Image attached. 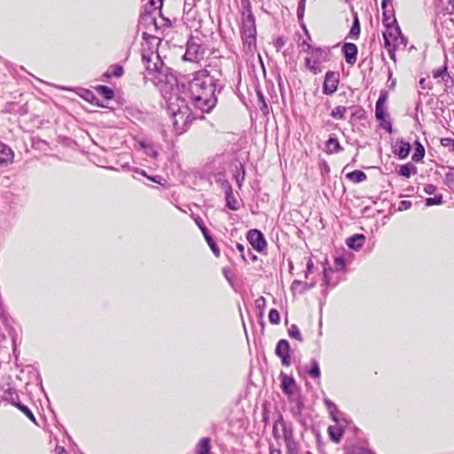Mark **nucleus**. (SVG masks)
Segmentation results:
<instances>
[{"instance_id":"60","label":"nucleus","mask_w":454,"mask_h":454,"mask_svg":"<svg viewBox=\"0 0 454 454\" xmlns=\"http://www.w3.org/2000/svg\"><path fill=\"white\" fill-rule=\"evenodd\" d=\"M270 454H282L280 449H270Z\"/></svg>"},{"instance_id":"14","label":"nucleus","mask_w":454,"mask_h":454,"mask_svg":"<svg viewBox=\"0 0 454 454\" xmlns=\"http://www.w3.org/2000/svg\"><path fill=\"white\" fill-rule=\"evenodd\" d=\"M14 153L12 148L0 141V167H7L12 163Z\"/></svg>"},{"instance_id":"49","label":"nucleus","mask_w":454,"mask_h":454,"mask_svg":"<svg viewBox=\"0 0 454 454\" xmlns=\"http://www.w3.org/2000/svg\"><path fill=\"white\" fill-rule=\"evenodd\" d=\"M436 190L437 187L434 184H428L424 186V192L429 195L434 194Z\"/></svg>"},{"instance_id":"1","label":"nucleus","mask_w":454,"mask_h":454,"mask_svg":"<svg viewBox=\"0 0 454 454\" xmlns=\"http://www.w3.org/2000/svg\"><path fill=\"white\" fill-rule=\"evenodd\" d=\"M219 74L216 70L212 74L211 71L202 69L194 73L192 79L188 82L187 93L194 106L202 113L210 112L216 105L215 92L223 88L217 78Z\"/></svg>"},{"instance_id":"20","label":"nucleus","mask_w":454,"mask_h":454,"mask_svg":"<svg viewBox=\"0 0 454 454\" xmlns=\"http://www.w3.org/2000/svg\"><path fill=\"white\" fill-rule=\"evenodd\" d=\"M364 239L365 237L363 234H355L347 239L346 244L349 248L358 250L363 247Z\"/></svg>"},{"instance_id":"23","label":"nucleus","mask_w":454,"mask_h":454,"mask_svg":"<svg viewBox=\"0 0 454 454\" xmlns=\"http://www.w3.org/2000/svg\"><path fill=\"white\" fill-rule=\"evenodd\" d=\"M325 147L326 153H335L342 151V147L336 137H330L325 143Z\"/></svg>"},{"instance_id":"28","label":"nucleus","mask_w":454,"mask_h":454,"mask_svg":"<svg viewBox=\"0 0 454 454\" xmlns=\"http://www.w3.org/2000/svg\"><path fill=\"white\" fill-rule=\"evenodd\" d=\"M226 207L231 210L239 209V202L232 194L231 187H229L226 191Z\"/></svg>"},{"instance_id":"62","label":"nucleus","mask_w":454,"mask_h":454,"mask_svg":"<svg viewBox=\"0 0 454 454\" xmlns=\"http://www.w3.org/2000/svg\"><path fill=\"white\" fill-rule=\"evenodd\" d=\"M150 180H152L153 182H155V183H160L159 179H160V176H147Z\"/></svg>"},{"instance_id":"19","label":"nucleus","mask_w":454,"mask_h":454,"mask_svg":"<svg viewBox=\"0 0 454 454\" xmlns=\"http://www.w3.org/2000/svg\"><path fill=\"white\" fill-rule=\"evenodd\" d=\"M256 31L255 20L251 11H248L247 14H243L241 31Z\"/></svg>"},{"instance_id":"37","label":"nucleus","mask_w":454,"mask_h":454,"mask_svg":"<svg viewBox=\"0 0 454 454\" xmlns=\"http://www.w3.org/2000/svg\"><path fill=\"white\" fill-rule=\"evenodd\" d=\"M111 68H112V72L111 73L106 72L105 74L106 76H107V77H111V76L121 77L124 73L123 67L120 65H114L111 67Z\"/></svg>"},{"instance_id":"2","label":"nucleus","mask_w":454,"mask_h":454,"mask_svg":"<svg viewBox=\"0 0 454 454\" xmlns=\"http://www.w3.org/2000/svg\"><path fill=\"white\" fill-rule=\"evenodd\" d=\"M167 111L169 114L173 129L177 135L185 132L194 119L186 101L177 94H170L166 98Z\"/></svg>"},{"instance_id":"27","label":"nucleus","mask_w":454,"mask_h":454,"mask_svg":"<svg viewBox=\"0 0 454 454\" xmlns=\"http://www.w3.org/2000/svg\"><path fill=\"white\" fill-rule=\"evenodd\" d=\"M325 404L330 413L332 419L343 417V414L338 410L336 404L329 399L325 400Z\"/></svg>"},{"instance_id":"31","label":"nucleus","mask_w":454,"mask_h":454,"mask_svg":"<svg viewBox=\"0 0 454 454\" xmlns=\"http://www.w3.org/2000/svg\"><path fill=\"white\" fill-rule=\"evenodd\" d=\"M306 67L312 71L314 74H317L321 71L320 69V62L317 59L306 58L305 59Z\"/></svg>"},{"instance_id":"41","label":"nucleus","mask_w":454,"mask_h":454,"mask_svg":"<svg viewBox=\"0 0 454 454\" xmlns=\"http://www.w3.org/2000/svg\"><path fill=\"white\" fill-rule=\"evenodd\" d=\"M269 321L273 325H278L280 322L279 312L276 309H271L269 312Z\"/></svg>"},{"instance_id":"11","label":"nucleus","mask_w":454,"mask_h":454,"mask_svg":"<svg viewBox=\"0 0 454 454\" xmlns=\"http://www.w3.org/2000/svg\"><path fill=\"white\" fill-rule=\"evenodd\" d=\"M275 353L281 358L283 365L289 366L291 364L290 345L286 340L282 339L277 343Z\"/></svg>"},{"instance_id":"50","label":"nucleus","mask_w":454,"mask_h":454,"mask_svg":"<svg viewBox=\"0 0 454 454\" xmlns=\"http://www.w3.org/2000/svg\"><path fill=\"white\" fill-rule=\"evenodd\" d=\"M411 207V202L409 200H401L398 206L400 211L407 210Z\"/></svg>"},{"instance_id":"4","label":"nucleus","mask_w":454,"mask_h":454,"mask_svg":"<svg viewBox=\"0 0 454 454\" xmlns=\"http://www.w3.org/2000/svg\"><path fill=\"white\" fill-rule=\"evenodd\" d=\"M383 23L386 27V31L383 33L384 46L388 51L390 59L395 61V51L396 50V41H398L401 29L396 24V20L387 17L386 12L383 13Z\"/></svg>"},{"instance_id":"15","label":"nucleus","mask_w":454,"mask_h":454,"mask_svg":"<svg viewBox=\"0 0 454 454\" xmlns=\"http://www.w3.org/2000/svg\"><path fill=\"white\" fill-rule=\"evenodd\" d=\"M241 37L246 51L254 52L256 49V31H241Z\"/></svg>"},{"instance_id":"54","label":"nucleus","mask_w":454,"mask_h":454,"mask_svg":"<svg viewBox=\"0 0 454 454\" xmlns=\"http://www.w3.org/2000/svg\"><path fill=\"white\" fill-rule=\"evenodd\" d=\"M285 44V41L283 38L279 37L275 42V47L278 51H279Z\"/></svg>"},{"instance_id":"42","label":"nucleus","mask_w":454,"mask_h":454,"mask_svg":"<svg viewBox=\"0 0 454 454\" xmlns=\"http://www.w3.org/2000/svg\"><path fill=\"white\" fill-rule=\"evenodd\" d=\"M346 266V262L343 257H336L334 260V271L343 270Z\"/></svg>"},{"instance_id":"38","label":"nucleus","mask_w":454,"mask_h":454,"mask_svg":"<svg viewBox=\"0 0 454 454\" xmlns=\"http://www.w3.org/2000/svg\"><path fill=\"white\" fill-rule=\"evenodd\" d=\"M288 334L291 338L296 339L301 342L303 340L300 330L296 325H291V327L288 329Z\"/></svg>"},{"instance_id":"25","label":"nucleus","mask_w":454,"mask_h":454,"mask_svg":"<svg viewBox=\"0 0 454 454\" xmlns=\"http://www.w3.org/2000/svg\"><path fill=\"white\" fill-rule=\"evenodd\" d=\"M346 177L353 183H361L366 180L367 176L362 170H354L346 175Z\"/></svg>"},{"instance_id":"55","label":"nucleus","mask_w":454,"mask_h":454,"mask_svg":"<svg viewBox=\"0 0 454 454\" xmlns=\"http://www.w3.org/2000/svg\"><path fill=\"white\" fill-rule=\"evenodd\" d=\"M301 403L300 401H297L296 407L291 409L292 412L294 414H299L301 412Z\"/></svg>"},{"instance_id":"40","label":"nucleus","mask_w":454,"mask_h":454,"mask_svg":"<svg viewBox=\"0 0 454 454\" xmlns=\"http://www.w3.org/2000/svg\"><path fill=\"white\" fill-rule=\"evenodd\" d=\"M433 77L434 79H442L445 80L446 77H449L448 72H447V67H440L436 70L433 71Z\"/></svg>"},{"instance_id":"56","label":"nucleus","mask_w":454,"mask_h":454,"mask_svg":"<svg viewBox=\"0 0 454 454\" xmlns=\"http://www.w3.org/2000/svg\"><path fill=\"white\" fill-rule=\"evenodd\" d=\"M314 267V263L311 260H309L308 262H307V272L305 274V278H308V274L309 272H310L312 270Z\"/></svg>"},{"instance_id":"6","label":"nucleus","mask_w":454,"mask_h":454,"mask_svg":"<svg viewBox=\"0 0 454 454\" xmlns=\"http://www.w3.org/2000/svg\"><path fill=\"white\" fill-rule=\"evenodd\" d=\"M199 39L192 37L186 44V51L183 59L191 62H199L203 58L205 48L198 42Z\"/></svg>"},{"instance_id":"33","label":"nucleus","mask_w":454,"mask_h":454,"mask_svg":"<svg viewBox=\"0 0 454 454\" xmlns=\"http://www.w3.org/2000/svg\"><path fill=\"white\" fill-rule=\"evenodd\" d=\"M347 112V108L342 106H338L333 108L330 114V115L336 120H342L345 118V113Z\"/></svg>"},{"instance_id":"5","label":"nucleus","mask_w":454,"mask_h":454,"mask_svg":"<svg viewBox=\"0 0 454 454\" xmlns=\"http://www.w3.org/2000/svg\"><path fill=\"white\" fill-rule=\"evenodd\" d=\"M142 61L145 67L147 75L157 74H161L163 62L158 52L145 51L142 53Z\"/></svg>"},{"instance_id":"17","label":"nucleus","mask_w":454,"mask_h":454,"mask_svg":"<svg viewBox=\"0 0 454 454\" xmlns=\"http://www.w3.org/2000/svg\"><path fill=\"white\" fill-rule=\"evenodd\" d=\"M11 403L18 408L20 411H22L33 423L37 424L36 419L31 410L25 404L19 402V396L16 395L15 398H12Z\"/></svg>"},{"instance_id":"29","label":"nucleus","mask_w":454,"mask_h":454,"mask_svg":"<svg viewBox=\"0 0 454 454\" xmlns=\"http://www.w3.org/2000/svg\"><path fill=\"white\" fill-rule=\"evenodd\" d=\"M425 157V148L419 141L415 142V150L412 154V160L419 162Z\"/></svg>"},{"instance_id":"30","label":"nucleus","mask_w":454,"mask_h":454,"mask_svg":"<svg viewBox=\"0 0 454 454\" xmlns=\"http://www.w3.org/2000/svg\"><path fill=\"white\" fill-rule=\"evenodd\" d=\"M97 91L105 98L107 100H110L114 98V90L106 86V85H99L97 87Z\"/></svg>"},{"instance_id":"39","label":"nucleus","mask_w":454,"mask_h":454,"mask_svg":"<svg viewBox=\"0 0 454 454\" xmlns=\"http://www.w3.org/2000/svg\"><path fill=\"white\" fill-rule=\"evenodd\" d=\"M440 144L454 154V139L450 137H442L440 139Z\"/></svg>"},{"instance_id":"36","label":"nucleus","mask_w":454,"mask_h":454,"mask_svg":"<svg viewBox=\"0 0 454 454\" xmlns=\"http://www.w3.org/2000/svg\"><path fill=\"white\" fill-rule=\"evenodd\" d=\"M443 203V199L442 194H436L433 198H427L425 200V204L427 207L434 206V205H442Z\"/></svg>"},{"instance_id":"58","label":"nucleus","mask_w":454,"mask_h":454,"mask_svg":"<svg viewBox=\"0 0 454 454\" xmlns=\"http://www.w3.org/2000/svg\"><path fill=\"white\" fill-rule=\"evenodd\" d=\"M388 4H391V0H382L381 7L384 10V12L387 13L386 9Z\"/></svg>"},{"instance_id":"26","label":"nucleus","mask_w":454,"mask_h":454,"mask_svg":"<svg viewBox=\"0 0 454 454\" xmlns=\"http://www.w3.org/2000/svg\"><path fill=\"white\" fill-rule=\"evenodd\" d=\"M325 404L330 413L332 419L343 417V414L338 410L336 404L329 399L325 400Z\"/></svg>"},{"instance_id":"35","label":"nucleus","mask_w":454,"mask_h":454,"mask_svg":"<svg viewBox=\"0 0 454 454\" xmlns=\"http://www.w3.org/2000/svg\"><path fill=\"white\" fill-rule=\"evenodd\" d=\"M140 145L145 150V153L147 156L153 159H156L158 157V152L154 149L153 145H148L145 142H141Z\"/></svg>"},{"instance_id":"61","label":"nucleus","mask_w":454,"mask_h":454,"mask_svg":"<svg viewBox=\"0 0 454 454\" xmlns=\"http://www.w3.org/2000/svg\"><path fill=\"white\" fill-rule=\"evenodd\" d=\"M145 79H149V80H151L153 83H156L157 82H160V81H161V79H160V77H155V78L151 77V78H149L147 75H145Z\"/></svg>"},{"instance_id":"51","label":"nucleus","mask_w":454,"mask_h":454,"mask_svg":"<svg viewBox=\"0 0 454 454\" xmlns=\"http://www.w3.org/2000/svg\"><path fill=\"white\" fill-rule=\"evenodd\" d=\"M312 54L316 56L317 58H320L323 55H326L327 51L326 50L321 49V48H315L312 50Z\"/></svg>"},{"instance_id":"12","label":"nucleus","mask_w":454,"mask_h":454,"mask_svg":"<svg viewBox=\"0 0 454 454\" xmlns=\"http://www.w3.org/2000/svg\"><path fill=\"white\" fill-rule=\"evenodd\" d=\"M197 226L200 228V230L201 231L207 245L209 246V247L211 248L213 254L216 256V257H219L220 256V249L218 248L217 247V244L216 242L214 240L213 237L210 235L207 228L205 226L204 223H203V220L200 218V217H196L194 219Z\"/></svg>"},{"instance_id":"52","label":"nucleus","mask_w":454,"mask_h":454,"mask_svg":"<svg viewBox=\"0 0 454 454\" xmlns=\"http://www.w3.org/2000/svg\"><path fill=\"white\" fill-rule=\"evenodd\" d=\"M236 247L239 250V252L240 253V255L243 258V260L247 261L246 254H245V246L242 244L237 243Z\"/></svg>"},{"instance_id":"3","label":"nucleus","mask_w":454,"mask_h":454,"mask_svg":"<svg viewBox=\"0 0 454 454\" xmlns=\"http://www.w3.org/2000/svg\"><path fill=\"white\" fill-rule=\"evenodd\" d=\"M272 434L276 440L283 439L286 454H299L300 443L295 440L294 425L284 419L281 414L273 424Z\"/></svg>"},{"instance_id":"45","label":"nucleus","mask_w":454,"mask_h":454,"mask_svg":"<svg viewBox=\"0 0 454 454\" xmlns=\"http://www.w3.org/2000/svg\"><path fill=\"white\" fill-rule=\"evenodd\" d=\"M305 4H306V0H300V2L298 4V7H297V17L299 20H301L303 18L304 12H305Z\"/></svg>"},{"instance_id":"24","label":"nucleus","mask_w":454,"mask_h":454,"mask_svg":"<svg viewBox=\"0 0 454 454\" xmlns=\"http://www.w3.org/2000/svg\"><path fill=\"white\" fill-rule=\"evenodd\" d=\"M417 173V168L411 163H406L404 165L400 166L398 170V174L401 176L405 178L411 177V175H415Z\"/></svg>"},{"instance_id":"47","label":"nucleus","mask_w":454,"mask_h":454,"mask_svg":"<svg viewBox=\"0 0 454 454\" xmlns=\"http://www.w3.org/2000/svg\"><path fill=\"white\" fill-rule=\"evenodd\" d=\"M408 40L404 37L402 33L398 35V41H396V49L403 47L405 48L407 45Z\"/></svg>"},{"instance_id":"8","label":"nucleus","mask_w":454,"mask_h":454,"mask_svg":"<svg viewBox=\"0 0 454 454\" xmlns=\"http://www.w3.org/2000/svg\"><path fill=\"white\" fill-rule=\"evenodd\" d=\"M339 82L340 74L338 72L327 71L323 82V93L325 95L333 94L338 89Z\"/></svg>"},{"instance_id":"43","label":"nucleus","mask_w":454,"mask_h":454,"mask_svg":"<svg viewBox=\"0 0 454 454\" xmlns=\"http://www.w3.org/2000/svg\"><path fill=\"white\" fill-rule=\"evenodd\" d=\"M386 115L384 106H375V116L378 121H384Z\"/></svg>"},{"instance_id":"63","label":"nucleus","mask_w":454,"mask_h":454,"mask_svg":"<svg viewBox=\"0 0 454 454\" xmlns=\"http://www.w3.org/2000/svg\"><path fill=\"white\" fill-rule=\"evenodd\" d=\"M247 253L252 261H255L257 259V256L255 254H252L249 249H247Z\"/></svg>"},{"instance_id":"9","label":"nucleus","mask_w":454,"mask_h":454,"mask_svg":"<svg viewBox=\"0 0 454 454\" xmlns=\"http://www.w3.org/2000/svg\"><path fill=\"white\" fill-rule=\"evenodd\" d=\"M249 244L258 252H262L267 246L266 239L262 231L253 229L247 234Z\"/></svg>"},{"instance_id":"7","label":"nucleus","mask_w":454,"mask_h":454,"mask_svg":"<svg viewBox=\"0 0 454 454\" xmlns=\"http://www.w3.org/2000/svg\"><path fill=\"white\" fill-rule=\"evenodd\" d=\"M333 420L335 422V424L329 426L327 431L330 439L335 443H339L342 439L344 429L348 424V421L343 417L336 418L335 419Z\"/></svg>"},{"instance_id":"57","label":"nucleus","mask_w":454,"mask_h":454,"mask_svg":"<svg viewBox=\"0 0 454 454\" xmlns=\"http://www.w3.org/2000/svg\"><path fill=\"white\" fill-rule=\"evenodd\" d=\"M314 286H315L314 283H310V284L305 283L303 285V289L301 290V293H304V292L311 289L312 287H314Z\"/></svg>"},{"instance_id":"16","label":"nucleus","mask_w":454,"mask_h":454,"mask_svg":"<svg viewBox=\"0 0 454 454\" xmlns=\"http://www.w3.org/2000/svg\"><path fill=\"white\" fill-rule=\"evenodd\" d=\"M411 146L409 142L403 139L397 140L393 146V153L398 156L399 159H406L411 153Z\"/></svg>"},{"instance_id":"18","label":"nucleus","mask_w":454,"mask_h":454,"mask_svg":"<svg viewBox=\"0 0 454 454\" xmlns=\"http://www.w3.org/2000/svg\"><path fill=\"white\" fill-rule=\"evenodd\" d=\"M211 439L209 437L201 438L195 446V454H210Z\"/></svg>"},{"instance_id":"44","label":"nucleus","mask_w":454,"mask_h":454,"mask_svg":"<svg viewBox=\"0 0 454 454\" xmlns=\"http://www.w3.org/2000/svg\"><path fill=\"white\" fill-rule=\"evenodd\" d=\"M254 305L256 307L257 309L260 310V314H262L263 312V309L266 306V300L263 296H260L259 298H257L254 301Z\"/></svg>"},{"instance_id":"46","label":"nucleus","mask_w":454,"mask_h":454,"mask_svg":"<svg viewBox=\"0 0 454 454\" xmlns=\"http://www.w3.org/2000/svg\"><path fill=\"white\" fill-rule=\"evenodd\" d=\"M364 116L365 111L362 107L356 108L352 114V118H356L357 120H362Z\"/></svg>"},{"instance_id":"64","label":"nucleus","mask_w":454,"mask_h":454,"mask_svg":"<svg viewBox=\"0 0 454 454\" xmlns=\"http://www.w3.org/2000/svg\"><path fill=\"white\" fill-rule=\"evenodd\" d=\"M136 172L139 173L140 175H142L144 176H146V177L148 176L146 175V172L145 170H143V169H141V170L137 169Z\"/></svg>"},{"instance_id":"10","label":"nucleus","mask_w":454,"mask_h":454,"mask_svg":"<svg viewBox=\"0 0 454 454\" xmlns=\"http://www.w3.org/2000/svg\"><path fill=\"white\" fill-rule=\"evenodd\" d=\"M281 388L285 395H286L291 402L294 401L295 390L297 388L296 382L294 377L286 373H280Z\"/></svg>"},{"instance_id":"48","label":"nucleus","mask_w":454,"mask_h":454,"mask_svg":"<svg viewBox=\"0 0 454 454\" xmlns=\"http://www.w3.org/2000/svg\"><path fill=\"white\" fill-rule=\"evenodd\" d=\"M387 92H381L375 106H384L386 100H387Z\"/></svg>"},{"instance_id":"22","label":"nucleus","mask_w":454,"mask_h":454,"mask_svg":"<svg viewBox=\"0 0 454 454\" xmlns=\"http://www.w3.org/2000/svg\"><path fill=\"white\" fill-rule=\"evenodd\" d=\"M306 372L312 379H318L321 376L319 363L316 359H311L310 364L307 366Z\"/></svg>"},{"instance_id":"13","label":"nucleus","mask_w":454,"mask_h":454,"mask_svg":"<svg viewBox=\"0 0 454 454\" xmlns=\"http://www.w3.org/2000/svg\"><path fill=\"white\" fill-rule=\"evenodd\" d=\"M341 51L344 55L345 60L348 65L353 66L356 61L357 47L353 43H345L342 45Z\"/></svg>"},{"instance_id":"34","label":"nucleus","mask_w":454,"mask_h":454,"mask_svg":"<svg viewBox=\"0 0 454 454\" xmlns=\"http://www.w3.org/2000/svg\"><path fill=\"white\" fill-rule=\"evenodd\" d=\"M360 34V23L357 16H355L352 27L349 31V36L356 39Z\"/></svg>"},{"instance_id":"21","label":"nucleus","mask_w":454,"mask_h":454,"mask_svg":"<svg viewBox=\"0 0 454 454\" xmlns=\"http://www.w3.org/2000/svg\"><path fill=\"white\" fill-rule=\"evenodd\" d=\"M333 274H334V270L333 268H331V267L324 268V283L327 287H333L339 282L338 278H333Z\"/></svg>"},{"instance_id":"53","label":"nucleus","mask_w":454,"mask_h":454,"mask_svg":"<svg viewBox=\"0 0 454 454\" xmlns=\"http://www.w3.org/2000/svg\"><path fill=\"white\" fill-rule=\"evenodd\" d=\"M303 283L301 280H294L292 283L291 289L292 291H296L298 287L301 286L303 288Z\"/></svg>"},{"instance_id":"59","label":"nucleus","mask_w":454,"mask_h":454,"mask_svg":"<svg viewBox=\"0 0 454 454\" xmlns=\"http://www.w3.org/2000/svg\"><path fill=\"white\" fill-rule=\"evenodd\" d=\"M56 452L57 454H67L65 448L61 446H57Z\"/></svg>"},{"instance_id":"32","label":"nucleus","mask_w":454,"mask_h":454,"mask_svg":"<svg viewBox=\"0 0 454 454\" xmlns=\"http://www.w3.org/2000/svg\"><path fill=\"white\" fill-rule=\"evenodd\" d=\"M349 454H376L371 449L362 446L353 445L348 449Z\"/></svg>"}]
</instances>
